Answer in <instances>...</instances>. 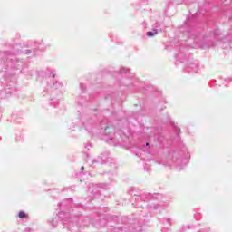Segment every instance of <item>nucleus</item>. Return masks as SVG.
I'll list each match as a JSON object with an SVG mask.
<instances>
[{
  "label": "nucleus",
  "mask_w": 232,
  "mask_h": 232,
  "mask_svg": "<svg viewBox=\"0 0 232 232\" xmlns=\"http://www.w3.org/2000/svg\"><path fill=\"white\" fill-rule=\"evenodd\" d=\"M147 35H148V37H153V35H157V31H154V33L151 31H149L147 33Z\"/></svg>",
  "instance_id": "1"
},
{
  "label": "nucleus",
  "mask_w": 232,
  "mask_h": 232,
  "mask_svg": "<svg viewBox=\"0 0 232 232\" xmlns=\"http://www.w3.org/2000/svg\"><path fill=\"white\" fill-rule=\"evenodd\" d=\"M19 218H24L26 217V214L24 211L19 212L18 214Z\"/></svg>",
  "instance_id": "2"
},
{
  "label": "nucleus",
  "mask_w": 232,
  "mask_h": 232,
  "mask_svg": "<svg viewBox=\"0 0 232 232\" xmlns=\"http://www.w3.org/2000/svg\"><path fill=\"white\" fill-rule=\"evenodd\" d=\"M81 169H82V171H84V167H82Z\"/></svg>",
  "instance_id": "3"
}]
</instances>
